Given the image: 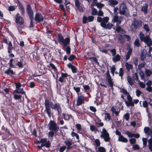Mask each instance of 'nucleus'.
Listing matches in <instances>:
<instances>
[{"instance_id": "nucleus-42", "label": "nucleus", "mask_w": 152, "mask_h": 152, "mask_svg": "<svg viewBox=\"0 0 152 152\" xmlns=\"http://www.w3.org/2000/svg\"><path fill=\"white\" fill-rule=\"evenodd\" d=\"M88 59L89 60H91L92 59L95 62H96L97 64H99V62L98 61V60L97 58L95 57H89L88 58Z\"/></svg>"}, {"instance_id": "nucleus-33", "label": "nucleus", "mask_w": 152, "mask_h": 152, "mask_svg": "<svg viewBox=\"0 0 152 152\" xmlns=\"http://www.w3.org/2000/svg\"><path fill=\"white\" fill-rule=\"evenodd\" d=\"M110 67L111 73L112 74L113 76L114 75V73L116 69V67L115 65L113 66L112 67H111V66H110Z\"/></svg>"}, {"instance_id": "nucleus-31", "label": "nucleus", "mask_w": 152, "mask_h": 152, "mask_svg": "<svg viewBox=\"0 0 152 152\" xmlns=\"http://www.w3.org/2000/svg\"><path fill=\"white\" fill-rule=\"evenodd\" d=\"M144 42L147 43V46L148 47H150L152 45V41L149 37L146 40V42Z\"/></svg>"}, {"instance_id": "nucleus-1", "label": "nucleus", "mask_w": 152, "mask_h": 152, "mask_svg": "<svg viewBox=\"0 0 152 152\" xmlns=\"http://www.w3.org/2000/svg\"><path fill=\"white\" fill-rule=\"evenodd\" d=\"M48 125L50 130L54 132L55 134L58 135L57 132L59 129V127L57 126L54 121L51 120Z\"/></svg>"}, {"instance_id": "nucleus-53", "label": "nucleus", "mask_w": 152, "mask_h": 152, "mask_svg": "<svg viewBox=\"0 0 152 152\" xmlns=\"http://www.w3.org/2000/svg\"><path fill=\"white\" fill-rule=\"evenodd\" d=\"M54 134H55L54 132L51 131L48 133V137H51L53 138Z\"/></svg>"}, {"instance_id": "nucleus-29", "label": "nucleus", "mask_w": 152, "mask_h": 152, "mask_svg": "<svg viewBox=\"0 0 152 152\" xmlns=\"http://www.w3.org/2000/svg\"><path fill=\"white\" fill-rule=\"evenodd\" d=\"M132 52V48H130L128 50V51L126 54V60H128L130 58V55Z\"/></svg>"}, {"instance_id": "nucleus-64", "label": "nucleus", "mask_w": 152, "mask_h": 152, "mask_svg": "<svg viewBox=\"0 0 152 152\" xmlns=\"http://www.w3.org/2000/svg\"><path fill=\"white\" fill-rule=\"evenodd\" d=\"M96 5L97 6V7L99 8H102L104 6V4L101 3H97Z\"/></svg>"}, {"instance_id": "nucleus-60", "label": "nucleus", "mask_w": 152, "mask_h": 152, "mask_svg": "<svg viewBox=\"0 0 152 152\" xmlns=\"http://www.w3.org/2000/svg\"><path fill=\"white\" fill-rule=\"evenodd\" d=\"M88 22H91L94 20V17L92 15L89 16L88 18Z\"/></svg>"}, {"instance_id": "nucleus-16", "label": "nucleus", "mask_w": 152, "mask_h": 152, "mask_svg": "<svg viewBox=\"0 0 152 152\" xmlns=\"http://www.w3.org/2000/svg\"><path fill=\"white\" fill-rule=\"evenodd\" d=\"M70 38L69 37H67L64 39L63 41L62 42L64 45V47H66L68 45H69L70 44Z\"/></svg>"}, {"instance_id": "nucleus-39", "label": "nucleus", "mask_w": 152, "mask_h": 152, "mask_svg": "<svg viewBox=\"0 0 152 152\" xmlns=\"http://www.w3.org/2000/svg\"><path fill=\"white\" fill-rule=\"evenodd\" d=\"M66 53L67 55H69L71 53V48L70 46H66L65 50Z\"/></svg>"}, {"instance_id": "nucleus-61", "label": "nucleus", "mask_w": 152, "mask_h": 152, "mask_svg": "<svg viewBox=\"0 0 152 152\" xmlns=\"http://www.w3.org/2000/svg\"><path fill=\"white\" fill-rule=\"evenodd\" d=\"M73 88L74 90L76 91L78 95V94H79L78 93L80 91V88L79 87H75V86H74Z\"/></svg>"}, {"instance_id": "nucleus-28", "label": "nucleus", "mask_w": 152, "mask_h": 152, "mask_svg": "<svg viewBox=\"0 0 152 152\" xmlns=\"http://www.w3.org/2000/svg\"><path fill=\"white\" fill-rule=\"evenodd\" d=\"M109 4L112 7H114V6L115 5H117L118 3V1L115 0H112V1H109Z\"/></svg>"}, {"instance_id": "nucleus-55", "label": "nucleus", "mask_w": 152, "mask_h": 152, "mask_svg": "<svg viewBox=\"0 0 152 152\" xmlns=\"http://www.w3.org/2000/svg\"><path fill=\"white\" fill-rule=\"evenodd\" d=\"M16 65L20 68H22L23 67V64L21 61H18L17 63L16 64Z\"/></svg>"}, {"instance_id": "nucleus-35", "label": "nucleus", "mask_w": 152, "mask_h": 152, "mask_svg": "<svg viewBox=\"0 0 152 152\" xmlns=\"http://www.w3.org/2000/svg\"><path fill=\"white\" fill-rule=\"evenodd\" d=\"M146 57L145 54L144 53L143 51L141 52L140 54V59L142 61H143L145 60Z\"/></svg>"}, {"instance_id": "nucleus-6", "label": "nucleus", "mask_w": 152, "mask_h": 152, "mask_svg": "<svg viewBox=\"0 0 152 152\" xmlns=\"http://www.w3.org/2000/svg\"><path fill=\"white\" fill-rule=\"evenodd\" d=\"M27 13L29 16L30 20V25L29 27L30 28H33L34 27V25L33 23V21L34 20V13L32 10L29 11L27 12Z\"/></svg>"}, {"instance_id": "nucleus-45", "label": "nucleus", "mask_w": 152, "mask_h": 152, "mask_svg": "<svg viewBox=\"0 0 152 152\" xmlns=\"http://www.w3.org/2000/svg\"><path fill=\"white\" fill-rule=\"evenodd\" d=\"M76 58V56L74 55H71L68 58V59L69 61H72Z\"/></svg>"}, {"instance_id": "nucleus-5", "label": "nucleus", "mask_w": 152, "mask_h": 152, "mask_svg": "<svg viewBox=\"0 0 152 152\" xmlns=\"http://www.w3.org/2000/svg\"><path fill=\"white\" fill-rule=\"evenodd\" d=\"M127 8L124 4L121 5L119 8V13L121 15H125L126 17L129 16V13L126 12Z\"/></svg>"}, {"instance_id": "nucleus-9", "label": "nucleus", "mask_w": 152, "mask_h": 152, "mask_svg": "<svg viewBox=\"0 0 152 152\" xmlns=\"http://www.w3.org/2000/svg\"><path fill=\"white\" fill-rule=\"evenodd\" d=\"M84 97L83 95H79V94H78L77 105L79 106L84 104Z\"/></svg>"}, {"instance_id": "nucleus-3", "label": "nucleus", "mask_w": 152, "mask_h": 152, "mask_svg": "<svg viewBox=\"0 0 152 152\" xmlns=\"http://www.w3.org/2000/svg\"><path fill=\"white\" fill-rule=\"evenodd\" d=\"M64 143L67 146L66 147L67 151L70 149L75 148L77 147L76 145L74 144L72 140L70 139H67L66 140L64 141Z\"/></svg>"}, {"instance_id": "nucleus-38", "label": "nucleus", "mask_w": 152, "mask_h": 152, "mask_svg": "<svg viewBox=\"0 0 152 152\" xmlns=\"http://www.w3.org/2000/svg\"><path fill=\"white\" fill-rule=\"evenodd\" d=\"M58 41L62 43L64 39L63 36L60 34H58Z\"/></svg>"}, {"instance_id": "nucleus-52", "label": "nucleus", "mask_w": 152, "mask_h": 152, "mask_svg": "<svg viewBox=\"0 0 152 152\" xmlns=\"http://www.w3.org/2000/svg\"><path fill=\"white\" fill-rule=\"evenodd\" d=\"M129 141L131 144H133L136 143V140L135 138H131L129 140Z\"/></svg>"}, {"instance_id": "nucleus-10", "label": "nucleus", "mask_w": 152, "mask_h": 152, "mask_svg": "<svg viewBox=\"0 0 152 152\" xmlns=\"http://www.w3.org/2000/svg\"><path fill=\"white\" fill-rule=\"evenodd\" d=\"M127 99L128 102L126 100H125V102L126 106L127 107H129L130 106H134V104L132 101V98L129 94L127 96Z\"/></svg>"}, {"instance_id": "nucleus-27", "label": "nucleus", "mask_w": 152, "mask_h": 152, "mask_svg": "<svg viewBox=\"0 0 152 152\" xmlns=\"http://www.w3.org/2000/svg\"><path fill=\"white\" fill-rule=\"evenodd\" d=\"M106 80H107L109 85L111 87H113V79H112L111 77H108L106 78Z\"/></svg>"}, {"instance_id": "nucleus-36", "label": "nucleus", "mask_w": 152, "mask_h": 152, "mask_svg": "<svg viewBox=\"0 0 152 152\" xmlns=\"http://www.w3.org/2000/svg\"><path fill=\"white\" fill-rule=\"evenodd\" d=\"M117 13H116V14L113 17V19L112 20V21L113 23H114L115 22H116V21H117V20L119 19V18L118 16L117 15Z\"/></svg>"}, {"instance_id": "nucleus-24", "label": "nucleus", "mask_w": 152, "mask_h": 152, "mask_svg": "<svg viewBox=\"0 0 152 152\" xmlns=\"http://www.w3.org/2000/svg\"><path fill=\"white\" fill-rule=\"evenodd\" d=\"M148 8V5L147 3H145L144 4L143 6L142 7L141 10L145 14L147 13Z\"/></svg>"}, {"instance_id": "nucleus-32", "label": "nucleus", "mask_w": 152, "mask_h": 152, "mask_svg": "<svg viewBox=\"0 0 152 152\" xmlns=\"http://www.w3.org/2000/svg\"><path fill=\"white\" fill-rule=\"evenodd\" d=\"M109 20V18L107 17H106L103 18L102 22L100 23V25L101 26V24L103 25H104L108 22Z\"/></svg>"}, {"instance_id": "nucleus-57", "label": "nucleus", "mask_w": 152, "mask_h": 152, "mask_svg": "<svg viewBox=\"0 0 152 152\" xmlns=\"http://www.w3.org/2000/svg\"><path fill=\"white\" fill-rule=\"evenodd\" d=\"M21 96L20 95H18L17 94L14 95V98L15 99L19 100L21 99Z\"/></svg>"}, {"instance_id": "nucleus-63", "label": "nucleus", "mask_w": 152, "mask_h": 152, "mask_svg": "<svg viewBox=\"0 0 152 152\" xmlns=\"http://www.w3.org/2000/svg\"><path fill=\"white\" fill-rule=\"evenodd\" d=\"M88 20L87 17L86 16H84L83 18V24H85L87 23Z\"/></svg>"}, {"instance_id": "nucleus-21", "label": "nucleus", "mask_w": 152, "mask_h": 152, "mask_svg": "<svg viewBox=\"0 0 152 152\" xmlns=\"http://www.w3.org/2000/svg\"><path fill=\"white\" fill-rule=\"evenodd\" d=\"M116 31H117V32L118 33H120L121 34H124L126 33L124 29L122 28L121 27L118 26L116 28Z\"/></svg>"}, {"instance_id": "nucleus-41", "label": "nucleus", "mask_w": 152, "mask_h": 152, "mask_svg": "<svg viewBox=\"0 0 152 152\" xmlns=\"http://www.w3.org/2000/svg\"><path fill=\"white\" fill-rule=\"evenodd\" d=\"M142 141H143V148H144L147 145V140L146 138H142Z\"/></svg>"}, {"instance_id": "nucleus-15", "label": "nucleus", "mask_w": 152, "mask_h": 152, "mask_svg": "<svg viewBox=\"0 0 152 152\" xmlns=\"http://www.w3.org/2000/svg\"><path fill=\"white\" fill-rule=\"evenodd\" d=\"M67 66L68 68L71 69L72 72L73 73L76 72L77 69L74 66L72 65L71 63H69L67 64Z\"/></svg>"}, {"instance_id": "nucleus-43", "label": "nucleus", "mask_w": 152, "mask_h": 152, "mask_svg": "<svg viewBox=\"0 0 152 152\" xmlns=\"http://www.w3.org/2000/svg\"><path fill=\"white\" fill-rule=\"evenodd\" d=\"M99 50L102 53H104L105 54H107L108 53L107 50L103 49L101 47L99 48Z\"/></svg>"}, {"instance_id": "nucleus-37", "label": "nucleus", "mask_w": 152, "mask_h": 152, "mask_svg": "<svg viewBox=\"0 0 152 152\" xmlns=\"http://www.w3.org/2000/svg\"><path fill=\"white\" fill-rule=\"evenodd\" d=\"M62 115L63 118L65 120H68L70 119L69 115L68 114H66L64 113L62 114Z\"/></svg>"}, {"instance_id": "nucleus-51", "label": "nucleus", "mask_w": 152, "mask_h": 152, "mask_svg": "<svg viewBox=\"0 0 152 152\" xmlns=\"http://www.w3.org/2000/svg\"><path fill=\"white\" fill-rule=\"evenodd\" d=\"M80 4L79 0H75V5L76 7L80 6Z\"/></svg>"}, {"instance_id": "nucleus-56", "label": "nucleus", "mask_w": 152, "mask_h": 152, "mask_svg": "<svg viewBox=\"0 0 152 152\" xmlns=\"http://www.w3.org/2000/svg\"><path fill=\"white\" fill-rule=\"evenodd\" d=\"M95 142L96 147H99L100 146V142L99 139H96V140H95Z\"/></svg>"}, {"instance_id": "nucleus-54", "label": "nucleus", "mask_w": 152, "mask_h": 152, "mask_svg": "<svg viewBox=\"0 0 152 152\" xmlns=\"http://www.w3.org/2000/svg\"><path fill=\"white\" fill-rule=\"evenodd\" d=\"M133 78L134 80L137 81L138 79V77L137 74V73H135L133 76Z\"/></svg>"}, {"instance_id": "nucleus-22", "label": "nucleus", "mask_w": 152, "mask_h": 152, "mask_svg": "<svg viewBox=\"0 0 152 152\" xmlns=\"http://www.w3.org/2000/svg\"><path fill=\"white\" fill-rule=\"evenodd\" d=\"M4 73L11 75H14L15 73L14 72L13 70L11 69L10 68H9L5 71Z\"/></svg>"}, {"instance_id": "nucleus-26", "label": "nucleus", "mask_w": 152, "mask_h": 152, "mask_svg": "<svg viewBox=\"0 0 152 152\" xmlns=\"http://www.w3.org/2000/svg\"><path fill=\"white\" fill-rule=\"evenodd\" d=\"M125 66L127 71L129 72L130 71V69H132L133 68V65L128 62L125 63Z\"/></svg>"}, {"instance_id": "nucleus-7", "label": "nucleus", "mask_w": 152, "mask_h": 152, "mask_svg": "<svg viewBox=\"0 0 152 152\" xmlns=\"http://www.w3.org/2000/svg\"><path fill=\"white\" fill-rule=\"evenodd\" d=\"M19 14L18 13L15 16V22L19 25H22L24 23V21L23 18L21 16L19 15Z\"/></svg>"}, {"instance_id": "nucleus-12", "label": "nucleus", "mask_w": 152, "mask_h": 152, "mask_svg": "<svg viewBox=\"0 0 152 152\" xmlns=\"http://www.w3.org/2000/svg\"><path fill=\"white\" fill-rule=\"evenodd\" d=\"M52 109L56 110L58 115L60 114L62 112L60 104L58 103L54 104L53 106L52 107Z\"/></svg>"}, {"instance_id": "nucleus-19", "label": "nucleus", "mask_w": 152, "mask_h": 152, "mask_svg": "<svg viewBox=\"0 0 152 152\" xmlns=\"http://www.w3.org/2000/svg\"><path fill=\"white\" fill-rule=\"evenodd\" d=\"M112 58V61L115 63L119 61L121 58V56L119 54H117Z\"/></svg>"}, {"instance_id": "nucleus-8", "label": "nucleus", "mask_w": 152, "mask_h": 152, "mask_svg": "<svg viewBox=\"0 0 152 152\" xmlns=\"http://www.w3.org/2000/svg\"><path fill=\"white\" fill-rule=\"evenodd\" d=\"M34 19L36 22V23H37L43 21V18L41 13H37L35 16Z\"/></svg>"}, {"instance_id": "nucleus-59", "label": "nucleus", "mask_w": 152, "mask_h": 152, "mask_svg": "<svg viewBox=\"0 0 152 152\" xmlns=\"http://www.w3.org/2000/svg\"><path fill=\"white\" fill-rule=\"evenodd\" d=\"M50 65L51 66V68L54 70V71H56L57 70V68L53 64L51 63H50Z\"/></svg>"}, {"instance_id": "nucleus-4", "label": "nucleus", "mask_w": 152, "mask_h": 152, "mask_svg": "<svg viewBox=\"0 0 152 152\" xmlns=\"http://www.w3.org/2000/svg\"><path fill=\"white\" fill-rule=\"evenodd\" d=\"M50 100L46 98L45 99V111H46L47 113L49 118L51 117V109L50 108Z\"/></svg>"}, {"instance_id": "nucleus-46", "label": "nucleus", "mask_w": 152, "mask_h": 152, "mask_svg": "<svg viewBox=\"0 0 152 152\" xmlns=\"http://www.w3.org/2000/svg\"><path fill=\"white\" fill-rule=\"evenodd\" d=\"M98 152H106V150L103 147H100L98 148Z\"/></svg>"}, {"instance_id": "nucleus-11", "label": "nucleus", "mask_w": 152, "mask_h": 152, "mask_svg": "<svg viewBox=\"0 0 152 152\" xmlns=\"http://www.w3.org/2000/svg\"><path fill=\"white\" fill-rule=\"evenodd\" d=\"M101 134L100 137L101 138H104V141L106 142H109L110 140V138L109 137V134L108 132L103 133L101 132Z\"/></svg>"}, {"instance_id": "nucleus-18", "label": "nucleus", "mask_w": 152, "mask_h": 152, "mask_svg": "<svg viewBox=\"0 0 152 152\" xmlns=\"http://www.w3.org/2000/svg\"><path fill=\"white\" fill-rule=\"evenodd\" d=\"M43 140H44V142L42 143H44L45 146L47 148H49L51 146V143L50 141L49 140L48 141L47 139L46 138L43 139Z\"/></svg>"}, {"instance_id": "nucleus-58", "label": "nucleus", "mask_w": 152, "mask_h": 152, "mask_svg": "<svg viewBox=\"0 0 152 152\" xmlns=\"http://www.w3.org/2000/svg\"><path fill=\"white\" fill-rule=\"evenodd\" d=\"M16 8L14 6H10L8 7V10L10 11H12L14 10Z\"/></svg>"}, {"instance_id": "nucleus-34", "label": "nucleus", "mask_w": 152, "mask_h": 152, "mask_svg": "<svg viewBox=\"0 0 152 152\" xmlns=\"http://www.w3.org/2000/svg\"><path fill=\"white\" fill-rule=\"evenodd\" d=\"M118 73L119 76L121 77V79L122 80V77L124 74V70L122 68H121L120 69Z\"/></svg>"}, {"instance_id": "nucleus-14", "label": "nucleus", "mask_w": 152, "mask_h": 152, "mask_svg": "<svg viewBox=\"0 0 152 152\" xmlns=\"http://www.w3.org/2000/svg\"><path fill=\"white\" fill-rule=\"evenodd\" d=\"M68 76L66 73H63L62 72L61 73V76L59 78L58 81L61 83L65 82V78L67 77Z\"/></svg>"}, {"instance_id": "nucleus-13", "label": "nucleus", "mask_w": 152, "mask_h": 152, "mask_svg": "<svg viewBox=\"0 0 152 152\" xmlns=\"http://www.w3.org/2000/svg\"><path fill=\"white\" fill-rule=\"evenodd\" d=\"M139 36L141 41V42L143 41L144 42H146V40L149 37L148 35H146L145 36L144 34L142 31L140 33Z\"/></svg>"}, {"instance_id": "nucleus-44", "label": "nucleus", "mask_w": 152, "mask_h": 152, "mask_svg": "<svg viewBox=\"0 0 152 152\" xmlns=\"http://www.w3.org/2000/svg\"><path fill=\"white\" fill-rule=\"evenodd\" d=\"M92 12L91 15H95L97 14L98 12L96 9L94 7L92 8Z\"/></svg>"}, {"instance_id": "nucleus-49", "label": "nucleus", "mask_w": 152, "mask_h": 152, "mask_svg": "<svg viewBox=\"0 0 152 152\" xmlns=\"http://www.w3.org/2000/svg\"><path fill=\"white\" fill-rule=\"evenodd\" d=\"M144 29L146 31V32H148L149 31L150 29L148 25L147 24H145L143 26Z\"/></svg>"}, {"instance_id": "nucleus-2", "label": "nucleus", "mask_w": 152, "mask_h": 152, "mask_svg": "<svg viewBox=\"0 0 152 152\" xmlns=\"http://www.w3.org/2000/svg\"><path fill=\"white\" fill-rule=\"evenodd\" d=\"M142 22L141 20L134 18L133 21L131 26V30H133L134 29H136L140 28L142 26Z\"/></svg>"}, {"instance_id": "nucleus-47", "label": "nucleus", "mask_w": 152, "mask_h": 152, "mask_svg": "<svg viewBox=\"0 0 152 152\" xmlns=\"http://www.w3.org/2000/svg\"><path fill=\"white\" fill-rule=\"evenodd\" d=\"M145 73L148 77H149L151 74L152 72L151 70L148 69H146L145 71Z\"/></svg>"}, {"instance_id": "nucleus-25", "label": "nucleus", "mask_w": 152, "mask_h": 152, "mask_svg": "<svg viewBox=\"0 0 152 152\" xmlns=\"http://www.w3.org/2000/svg\"><path fill=\"white\" fill-rule=\"evenodd\" d=\"M118 140L119 141L125 142H126L128 141L127 139L124 137L122 135L119 136Z\"/></svg>"}, {"instance_id": "nucleus-62", "label": "nucleus", "mask_w": 152, "mask_h": 152, "mask_svg": "<svg viewBox=\"0 0 152 152\" xmlns=\"http://www.w3.org/2000/svg\"><path fill=\"white\" fill-rule=\"evenodd\" d=\"M76 127L78 131H80L81 130V126L80 124H77L76 125Z\"/></svg>"}, {"instance_id": "nucleus-50", "label": "nucleus", "mask_w": 152, "mask_h": 152, "mask_svg": "<svg viewBox=\"0 0 152 152\" xmlns=\"http://www.w3.org/2000/svg\"><path fill=\"white\" fill-rule=\"evenodd\" d=\"M111 53L112 55L113 56H114L116 55V51L115 49H113L111 50H109Z\"/></svg>"}, {"instance_id": "nucleus-20", "label": "nucleus", "mask_w": 152, "mask_h": 152, "mask_svg": "<svg viewBox=\"0 0 152 152\" xmlns=\"http://www.w3.org/2000/svg\"><path fill=\"white\" fill-rule=\"evenodd\" d=\"M15 59L11 58L8 64L10 68H15L16 67L15 64Z\"/></svg>"}, {"instance_id": "nucleus-17", "label": "nucleus", "mask_w": 152, "mask_h": 152, "mask_svg": "<svg viewBox=\"0 0 152 152\" xmlns=\"http://www.w3.org/2000/svg\"><path fill=\"white\" fill-rule=\"evenodd\" d=\"M101 26L104 28V29H107L108 30L111 29L113 26V25L112 24L108 23L107 24H105L104 25L101 24Z\"/></svg>"}, {"instance_id": "nucleus-40", "label": "nucleus", "mask_w": 152, "mask_h": 152, "mask_svg": "<svg viewBox=\"0 0 152 152\" xmlns=\"http://www.w3.org/2000/svg\"><path fill=\"white\" fill-rule=\"evenodd\" d=\"M134 43L136 47H139L140 46V44L139 43V40L138 38H137L135 40Z\"/></svg>"}, {"instance_id": "nucleus-30", "label": "nucleus", "mask_w": 152, "mask_h": 152, "mask_svg": "<svg viewBox=\"0 0 152 152\" xmlns=\"http://www.w3.org/2000/svg\"><path fill=\"white\" fill-rule=\"evenodd\" d=\"M127 80L128 82L131 86H132L133 84V82L132 78L129 76H127Z\"/></svg>"}, {"instance_id": "nucleus-48", "label": "nucleus", "mask_w": 152, "mask_h": 152, "mask_svg": "<svg viewBox=\"0 0 152 152\" xmlns=\"http://www.w3.org/2000/svg\"><path fill=\"white\" fill-rule=\"evenodd\" d=\"M125 133L129 137H133L134 133H132V132L128 131H127L126 132H125Z\"/></svg>"}, {"instance_id": "nucleus-23", "label": "nucleus", "mask_w": 152, "mask_h": 152, "mask_svg": "<svg viewBox=\"0 0 152 152\" xmlns=\"http://www.w3.org/2000/svg\"><path fill=\"white\" fill-rule=\"evenodd\" d=\"M14 92L16 93H20L22 94H25V92L24 91L23 88H19L16 89L14 91Z\"/></svg>"}]
</instances>
